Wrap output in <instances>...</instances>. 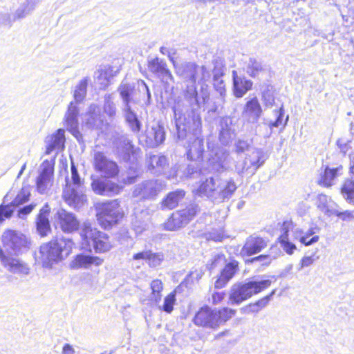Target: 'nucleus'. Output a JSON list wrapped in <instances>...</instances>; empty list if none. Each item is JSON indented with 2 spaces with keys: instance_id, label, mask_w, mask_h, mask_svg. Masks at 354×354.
<instances>
[{
  "instance_id": "nucleus-44",
  "label": "nucleus",
  "mask_w": 354,
  "mask_h": 354,
  "mask_svg": "<svg viewBox=\"0 0 354 354\" xmlns=\"http://www.w3.org/2000/svg\"><path fill=\"white\" fill-rule=\"evenodd\" d=\"M314 234V229L310 228L304 236L300 237V243L306 246L317 243L319 240V236L318 235L313 236Z\"/></svg>"
},
{
  "instance_id": "nucleus-31",
  "label": "nucleus",
  "mask_w": 354,
  "mask_h": 354,
  "mask_svg": "<svg viewBox=\"0 0 354 354\" xmlns=\"http://www.w3.org/2000/svg\"><path fill=\"white\" fill-rule=\"evenodd\" d=\"M115 145L118 153L121 155H137L139 153V148L136 147L132 141L126 136L120 137Z\"/></svg>"
},
{
  "instance_id": "nucleus-46",
  "label": "nucleus",
  "mask_w": 354,
  "mask_h": 354,
  "mask_svg": "<svg viewBox=\"0 0 354 354\" xmlns=\"http://www.w3.org/2000/svg\"><path fill=\"white\" fill-rule=\"evenodd\" d=\"M262 69L261 64L256 59L250 58L247 65V73L251 77H255Z\"/></svg>"
},
{
  "instance_id": "nucleus-16",
  "label": "nucleus",
  "mask_w": 354,
  "mask_h": 354,
  "mask_svg": "<svg viewBox=\"0 0 354 354\" xmlns=\"http://www.w3.org/2000/svg\"><path fill=\"white\" fill-rule=\"evenodd\" d=\"M95 167L106 179H112L121 175L117 164L108 160L106 156H96Z\"/></svg>"
},
{
  "instance_id": "nucleus-2",
  "label": "nucleus",
  "mask_w": 354,
  "mask_h": 354,
  "mask_svg": "<svg viewBox=\"0 0 354 354\" xmlns=\"http://www.w3.org/2000/svg\"><path fill=\"white\" fill-rule=\"evenodd\" d=\"M236 310L228 307L212 309L207 305L199 308L192 319V322L198 327L216 330L236 315Z\"/></svg>"
},
{
  "instance_id": "nucleus-52",
  "label": "nucleus",
  "mask_w": 354,
  "mask_h": 354,
  "mask_svg": "<svg viewBox=\"0 0 354 354\" xmlns=\"http://www.w3.org/2000/svg\"><path fill=\"white\" fill-rule=\"evenodd\" d=\"M15 21L13 15H11L7 12H0V25L10 27L12 23Z\"/></svg>"
},
{
  "instance_id": "nucleus-49",
  "label": "nucleus",
  "mask_w": 354,
  "mask_h": 354,
  "mask_svg": "<svg viewBox=\"0 0 354 354\" xmlns=\"http://www.w3.org/2000/svg\"><path fill=\"white\" fill-rule=\"evenodd\" d=\"M234 136V130L221 131L219 134V140L223 145H227L232 142Z\"/></svg>"
},
{
  "instance_id": "nucleus-12",
  "label": "nucleus",
  "mask_w": 354,
  "mask_h": 354,
  "mask_svg": "<svg viewBox=\"0 0 354 354\" xmlns=\"http://www.w3.org/2000/svg\"><path fill=\"white\" fill-rule=\"evenodd\" d=\"M268 246V240L259 236L251 235L248 236L240 251V256L243 258L259 253Z\"/></svg>"
},
{
  "instance_id": "nucleus-13",
  "label": "nucleus",
  "mask_w": 354,
  "mask_h": 354,
  "mask_svg": "<svg viewBox=\"0 0 354 354\" xmlns=\"http://www.w3.org/2000/svg\"><path fill=\"white\" fill-rule=\"evenodd\" d=\"M207 86L203 84L201 86L200 96L198 95L195 83L187 84L184 91L185 98L189 102L192 106H200L201 104H205L209 97V93L207 88Z\"/></svg>"
},
{
  "instance_id": "nucleus-29",
  "label": "nucleus",
  "mask_w": 354,
  "mask_h": 354,
  "mask_svg": "<svg viewBox=\"0 0 354 354\" xmlns=\"http://www.w3.org/2000/svg\"><path fill=\"white\" fill-rule=\"evenodd\" d=\"M274 293L275 290H273L268 295L259 298L254 301L250 302L242 308L243 312L247 314L259 313L268 304Z\"/></svg>"
},
{
  "instance_id": "nucleus-30",
  "label": "nucleus",
  "mask_w": 354,
  "mask_h": 354,
  "mask_svg": "<svg viewBox=\"0 0 354 354\" xmlns=\"http://www.w3.org/2000/svg\"><path fill=\"white\" fill-rule=\"evenodd\" d=\"M250 299L254 295H259L267 288H268L272 283L271 280L266 279L261 281H248L243 283Z\"/></svg>"
},
{
  "instance_id": "nucleus-36",
  "label": "nucleus",
  "mask_w": 354,
  "mask_h": 354,
  "mask_svg": "<svg viewBox=\"0 0 354 354\" xmlns=\"http://www.w3.org/2000/svg\"><path fill=\"white\" fill-rule=\"evenodd\" d=\"M37 0H26L15 10L13 14L14 19H21L28 15L35 8Z\"/></svg>"
},
{
  "instance_id": "nucleus-60",
  "label": "nucleus",
  "mask_w": 354,
  "mask_h": 354,
  "mask_svg": "<svg viewBox=\"0 0 354 354\" xmlns=\"http://www.w3.org/2000/svg\"><path fill=\"white\" fill-rule=\"evenodd\" d=\"M221 131L234 130L232 127V120L229 117L222 118L221 121Z\"/></svg>"
},
{
  "instance_id": "nucleus-53",
  "label": "nucleus",
  "mask_w": 354,
  "mask_h": 354,
  "mask_svg": "<svg viewBox=\"0 0 354 354\" xmlns=\"http://www.w3.org/2000/svg\"><path fill=\"white\" fill-rule=\"evenodd\" d=\"M214 86L216 91L219 93L221 96H224L225 95V86L224 84L223 81L220 79V77L216 75L214 76Z\"/></svg>"
},
{
  "instance_id": "nucleus-50",
  "label": "nucleus",
  "mask_w": 354,
  "mask_h": 354,
  "mask_svg": "<svg viewBox=\"0 0 354 354\" xmlns=\"http://www.w3.org/2000/svg\"><path fill=\"white\" fill-rule=\"evenodd\" d=\"M274 113L277 116V120L274 122L270 123L269 126L270 129H272V127H278L282 124L285 126L288 122V116H287L285 122L283 124L282 118L283 117L284 115V111L283 109V107H281L279 110L274 111Z\"/></svg>"
},
{
  "instance_id": "nucleus-27",
  "label": "nucleus",
  "mask_w": 354,
  "mask_h": 354,
  "mask_svg": "<svg viewBox=\"0 0 354 354\" xmlns=\"http://www.w3.org/2000/svg\"><path fill=\"white\" fill-rule=\"evenodd\" d=\"M232 77L234 94L236 97H243L251 89L252 82L245 77L238 76L236 71H232Z\"/></svg>"
},
{
  "instance_id": "nucleus-40",
  "label": "nucleus",
  "mask_w": 354,
  "mask_h": 354,
  "mask_svg": "<svg viewBox=\"0 0 354 354\" xmlns=\"http://www.w3.org/2000/svg\"><path fill=\"white\" fill-rule=\"evenodd\" d=\"M30 186L23 185L10 203L13 207H19L28 202L30 200Z\"/></svg>"
},
{
  "instance_id": "nucleus-57",
  "label": "nucleus",
  "mask_w": 354,
  "mask_h": 354,
  "mask_svg": "<svg viewBox=\"0 0 354 354\" xmlns=\"http://www.w3.org/2000/svg\"><path fill=\"white\" fill-rule=\"evenodd\" d=\"M160 52L164 55H167L169 61L172 63L173 66H174V64H176L177 63V62L175 60V58H174V55H175L174 50H170V49L167 48V47L162 46L160 48Z\"/></svg>"
},
{
  "instance_id": "nucleus-59",
  "label": "nucleus",
  "mask_w": 354,
  "mask_h": 354,
  "mask_svg": "<svg viewBox=\"0 0 354 354\" xmlns=\"http://www.w3.org/2000/svg\"><path fill=\"white\" fill-rule=\"evenodd\" d=\"M293 227V223L291 220L284 221L281 225V234L280 236H289V232Z\"/></svg>"
},
{
  "instance_id": "nucleus-21",
  "label": "nucleus",
  "mask_w": 354,
  "mask_h": 354,
  "mask_svg": "<svg viewBox=\"0 0 354 354\" xmlns=\"http://www.w3.org/2000/svg\"><path fill=\"white\" fill-rule=\"evenodd\" d=\"M239 262L236 260L231 261L225 264L214 282V288L221 289L225 287L239 271Z\"/></svg>"
},
{
  "instance_id": "nucleus-9",
  "label": "nucleus",
  "mask_w": 354,
  "mask_h": 354,
  "mask_svg": "<svg viewBox=\"0 0 354 354\" xmlns=\"http://www.w3.org/2000/svg\"><path fill=\"white\" fill-rule=\"evenodd\" d=\"M84 125L91 129L104 132L108 128L109 123L101 114L100 107L95 104L89 106L87 112L83 118Z\"/></svg>"
},
{
  "instance_id": "nucleus-17",
  "label": "nucleus",
  "mask_w": 354,
  "mask_h": 354,
  "mask_svg": "<svg viewBox=\"0 0 354 354\" xmlns=\"http://www.w3.org/2000/svg\"><path fill=\"white\" fill-rule=\"evenodd\" d=\"M55 218L59 227L65 233H71L79 229L80 222L71 212L59 209L57 212Z\"/></svg>"
},
{
  "instance_id": "nucleus-28",
  "label": "nucleus",
  "mask_w": 354,
  "mask_h": 354,
  "mask_svg": "<svg viewBox=\"0 0 354 354\" xmlns=\"http://www.w3.org/2000/svg\"><path fill=\"white\" fill-rule=\"evenodd\" d=\"M116 72L109 65L101 66L95 71L94 77L101 88H105L110 84L111 79L115 75Z\"/></svg>"
},
{
  "instance_id": "nucleus-45",
  "label": "nucleus",
  "mask_w": 354,
  "mask_h": 354,
  "mask_svg": "<svg viewBox=\"0 0 354 354\" xmlns=\"http://www.w3.org/2000/svg\"><path fill=\"white\" fill-rule=\"evenodd\" d=\"M196 73L194 74V77L193 79L192 83H196V81L198 82H205L208 80L210 77V73L209 71L204 66H200L196 65Z\"/></svg>"
},
{
  "instance_id": "nucleus-51",
  "label": "nucleus",
  "mask_w": 354,
  "mask_h": 354,
  "mask_svg": "<svg viewBox=\"0 0 354 354\" xmlns=\"http://www.w3.org/2000/svg\"><path fill=\"white\" fill-rule=\"evenodd\" d=\"M138 86L140 92L142 93L143 96H146L147 97L145 104L149 105L150 104L151 97L149 87L143 80L138 81Z\"/></svg>"
},
{
  "instance_id": "nucleus-10",
  "label": "nucleus",
  "mask_w": 354,
  "mask_h": 354,
  "mask_svg": "<svg viewBox=\"0 0 354 354\" xmlns=\"http://www.w3.org/2000/svg\"><path fill=\"white\" fill-rule=\"evenodd\" d=\"M54 160H45L41 165V171L38 175L35 187L41 194H46L53 185L54 182Z\"/></svg>"
},
{
  "instance_id": "nucleus-64",
  "label": "nucleus",
  "mask_w": 354,
  "mask_h": 354,
  "mask_svg": "<svg viewBox=\"0 0 354 354\" xmlns=\"http://www.w3.org/2000/svg\"><path fill=\"white\" fill-rule=\"evenodd\" d=\"M263 100L264 102V104L266 106H272L273 103L274 102V97L269 94H263Z\"/></svg>"
},
{
  "instance_id": "nucleus-63",
  "label": "nucleus",
  "mask_w": 354,
  "mask_h": 354,
  "mask_svg": "<svg viewBox=\"0 0 354 354\" xmlns=\"http://www.w3.org/2000/svg\"><path fill=\"white\" fill-rule=\"evenodd\" d=\"M151 250H145L136 253L133 256V260H145L147 261L149 257V253Z\"/></svg>"
},
{
  "instance_id": "nucleus-5",
  "label": "nucleus",
  "mask_w": 354,
  "mask_h": 354,
  "mask_svg": "<svg viewBox=\"0 0 354 354\" xmlns=\"http://www.w3.org/2000/svg\"><path fill=\"white\" fill-rule=\"evenodd\" d=\"M140 176L136 170H133L132 174L121 175L116 176V182L107 179L104 183L100 179H94L91 183L93 190L98 195L104 196H112L119 194L125 186L134 183Z\"/></svg>"
},
{
  "instance_id": "nucleus-37",
  "label": "nucleus",
  "mask_w": 354,
  "mask_h": 354,
  "mask_svg": "<svg viewBox=\"0 0 354 354\" xmlns=\"http://www.w3.org/2000/svg\"><path fill=\"white\" fill-rule=\"evenodd\" d=\"M89 80V77H85L82 78L75 86L73 93L75 104L82 102L85 98Z\"/></svg>"
},
{
  "instance_id": "nucleus-33",
  "label": "nucleus",
  "mask_w": 354,
  "mask_h": 354,
  "mask_svg": "<svg viewBox=\"0 0 354 354\" xmlns=\"http://www.w3.org/2000/svg\"><path fill=\"white\" fill-rule=\"evenodd\" d=\"M147 139L151 147L158 146L165 140L163 128L160 125L153 127L151 130L147 131Z\"/></svg>"
},
{
  "instance_id": "nucleus-35",
  "label": "nucleus",
  "mask_w": 354,
  "mask_h": 354,
  "mask_svg": "<svg viewBox=\"0 0 354 354\" xmlns=\"http://www.w3.org/2000/svg\"><path fill=\"white\" fill-rule=\"evenodd\" d=\"M150 301L158 304L162 299V292L164 289V283L161 279H153L150 283Z\"/></svg>"
},
{
  "instance_id": "nucleus-25",
  "label": "nucleus",
  "mask_w": 354,
  "mask_h": 354,
  "mask_svg": "<svg viewBox=\"0 0 354 354\" xmlns=\"http://www.w3.org/2000/svg\"><path fill=\"white\" fill-rule=\"evenodd\" d=\"M185 191L183 189H176L169 192L160 203L162 209L171 210L176 208L180 201L185 198Z\"/></svg>"
},
{
  "instance_id": "nucleus-6",
  "label": "nucleus",
  "mask_w": 354,
  "mask_h": 354,
  "mask_svg": "<svg viewBox=\"0 0 354 354\" xmlns=\"http://www.w3.org/2000/svg\"><path fill=\"white\" fill-rule=\"evenodd\" d=\"M118 91L122 100V111L125 120L131 131L134 133H138L142 124L130 105L131 102H135L133 100L134 86L132 84L123 81L118 87Z\"/></svg>"
},
{
  "instance_id": "nucleus-32",
  "label": "nucleus",
  "mask_w": 354,
  "mask_h": 354,
  "mask_svg": "<svg viewBox=\"0 0 354 354\" xmlns=\"http://www.w3.org/2000/svg\"><path fill=\"white\" fill-rule=\"evenodd\" d=\"M339 189L344 200L348 203L354 205V178H346Z\"/></svg>"
},
{
  "instance_id": "nucleus-42",
  "label": "nucleus",
  "mask_w": 354,
  "mask_h": 354,
  "mask_svg": "<svg viewBox=\"0 0 354 354\" xmlns=\"http://www.w3.org/2000/svg\"><path fill=\"white\" fill-rule=\"evenodd\" d=\"M277 243H279L283 250L288 255H292L296 250V245L290 241L289 236H279L277 238Z\"/></svg>"
},
{
  "instance_id": "nucleus-7",
  "label": "nucleus",
  "mask_w": 354,
  "mask_h": 354,
  "mask_svg": "<svg viewBox=\"0 0 354 354\" xmlns=\"http://www.w3.org/2000/svg\"><path fill=\"white\" fill-rule=\"evenodd\" d=\"M198 212L197 205H190L175 211L163 223V228L167 231H177L192 221L196 216Z\"/></svg>"
},
{
  "instance_id": "nucleus-34",
  "label": "nucleus",
  "mask_w": 354,
  "mask_h": 354,
  "mask_svg": "<svg viewBox=\"0 0 354 354\" xmlns=\"http://www.w3.org/2000/svg\"><path fill=\"white\" fill-rule=\"evenodd\" d=\"M263 162L264 160L261 156H247L243 160L242 171L254 174Z\"/></svg>"
},
{
  "instance_id": "nucleus-26",
  "label": "nucleus",
  "mask_w": 354,
  "mask_h": 354,
  "mask_svg": "<svg viewBox=\"0 0 354 354\" xmlns=\"http://www.w3.org/2000/svg\"><path fill=\"white\" fill-rule=\"evenodd\" d=\"M342 167L338 166L335 168L325 167L324 171L320 174L317 184L323 187H330L334 184V180L339 175Z\"/></svg>"
},
{
  "instance_id": "nucleus-41",
  "label": "nucleus",
  "mask_w": 354,
  "mask_h": 354,
  "mask_svg": "<svg viewBox=\"0 0 354 354\" xmlns=\"http://www.w3.org/2000/svg\"><path fill=\"white\" fill-rule=\"evenodd\" d=\"M176 290L174 289L165 297L162 306V310L164 312L171 313L173 311L174 306L176 301Z\"/></svg>"
},
{
  "instance_id": "nucleus-39",
  "label": "nucleus",
  "mask_w": 354,
  "mask_h": 354,
  "mask_svg": "<svg viewBox=\"0 0 354 354\" xmlns=\"http://www.w3.org/2000/svg\"><path fill=\"white\" fill-rule=\"evenodd\" d=\"M63 198L70 206L76 207L81 201V196L77 190L66 186L63 192Z\"/></svg>"
},
{
  "instance_id": "nucleus-54",
  "label": "nucleus",
  "mask_w": 354,
  "mask_h": 354,
  "mask_svg": "<svg viewBox=\"0 0 354 354\" xmlns=\"http://www.w3.org/2000/svg\"><path fill=\"white\" fill-rule=\"evenodd\" d=\"M71 178L73 183L77 186H80L81 185V180L79 176L77 169L74 164L73 160H71Z\"/></svg>"
},
{
  "instance_id": "nucleus-24",
  "label": "nucleus",
  "mask_w": 354,
  "mask_h": 354,
  "mask_svg": "<svg viewBox=\"0 0 354 354\" xmlns=\"http://www.w3.org/2000/svg\"><path fill=\"white\" fill-rule=\"evenodd\" d=\"M196 64L192 62L176 63L174 66L176 74L183 79L185 82H193L194 74H196Z\"/></svg>"
},
{
  "instance_id": "nucleus-20",
  "label": "nucleus",
  "mask_w": 354,
  "mask_h": 354,
  "mask_svg": "<svg viewBox=\"0 0 354 354\" xmlns=\"http://www.w3.org/2000/svg\"><path fill=\"white\" fill-rule=\"evenodd\" d=\"M192 114L193 115H191L190 113H189L187 117H186L185 115H183L177 109H174L176 126L179 138H183L185 137L187 133L190 132L193 129L194 126L196 125V116L193 113H192Z\"/></svg>"
},
{
  "instance_id": "nucleus-38",
  "label": "nucleus",
  "mask_w": 354,
  "mask_h": 354,
  "mask_svg": "<svg viewBox=\"0 0 354 354\" xmlns=\"http://www.w3.org/2000/svg\"><path fill=\"white\" fill-rule=\"evenodd\" d=\"M216 190L214 179L211 177L202 182L195 191V194L198 196H209Z\"/></svg>"
},
{
  "instance_id": "nucleus-55",
  "label": "nucleus",
  "mask_w": 354,
  "mask_h": 354,
  "mask_svg": "<svg viewBox=\"0 0 354 354\" xmlns=\"http://www.w3.org/2000/svg\"><path fill=\"white\" fill-rule=\"evenodd\" d=\"M251 147L250 143L245 140H239L236 144V151L239 153L249 151Z\"/></svg>"
},
{
  "instance_id": "nucleus-62",
  "label": "nucleus",
  "mask_w": 354,
  "mask_h": 354,
  "mask_svg": "<svg viewBox=\"0 0 354 354\" xmlns=\"http://www.w3.org/2000/svg\"><path fill=\"white\" fill-rule=\"evenodd\" d=\"M236 189V185L233 181H229L227 183L225 187L223 189V194L226 195L232 194Z\"/></svg>"
},
{
  "instance_id": "nucleus-56",
  "label": "nucleus",
  "mask_w": 354,
  "mask_h": 354,
  "mask_svg": "<svg viewBox=\"0 0 354 354\" xmlns=\"http://www.w3.org/2000/svg\"><path fill=\"white\" fill-rule=\"evenodd\" d=\"M225 292H214L212 295V304L216 306L221 304L225 299Z\"/></svg>"
},
{
  "instance_id": "nucleus-23",
  "label": "nucleus",
  "mask_w": 354,
  "mask_h": 354,
  "mask_svg": "<svg viewBox=\"0 0 354 354\" xmlns=\"http://www.w3.org/2000/svg\"><path fill=\"white\" fill-rule=\"evenodd\" d=\"M249 299L247 290L243 282L232 285L229 292V301L230 304L239 305Z\"/></svg>"
},
{
  "instance_id": "nucleus-19",
  "label": "nucleus",
  "mask_w": 354,
  "mask_h": 354,
  "mask_svg": "<svg viewBox=\"0 0 354 354\" xmlns=\"http://www.w3.org/2000/svg\"><path fill=\"white\" fill-rule=\"evenodd\" d=\"M104 262V259L96 255L77 254L74 256L70 263L72 269H88L92 266H100Z\"/></svg>"
},
{
  "instance_id": "nucleus-1",
  "label": "nucleus",
  "mask_w": 354,
  "mask_h": 354,
  "mask_svg": "<svg viewBox=\"0 0 354 354\" xmlns=\"http://www.w3.org/2000/svg\"><path fill=\"white\" fill-rule=\"evenodd\" d=\"M74 242L63 236H54L39 248V259L44 268L52 269L66 259L73 252Z\"/></svg>"
},
{
  "instance_id": "nucleus-22",
  "label": "nucleus",
  "mask_w": 354,
  "mask_h": 354,
  "mask_svg": "<svg viewBox=\"0 0 354 354\" xmlns=\"http://www.w3.org/2000/svg\"><path fill=\"white\" fill-rule=\"evenodd\" d=\"M263 113L262 108L257 97L249 100L243 110V117L252 124L257 123Z\"/></svg>"
},
{
  "instance_id": "nucleus-18",
  "label": "nucleus",
  "mask_w": 354,
  "mask_h": 354,
  "mask_svg": "<svg viewBox=\"0 0 354 354\" xmlns=\"http://www.w3.org/2000/svg\"><path fill=\"white\" fill-rule=\"evenodd\" d=\"M50 208L48 204L46 203L39 211L35 218V227L38 234L41 237L48 236L52 232L51 225L49 220Z\"/></svg>"
},
{
  "instance_id": "nucleus-14",
  "label": "nucleus",
  "mask_w": 354,
  "mask_h": 354,
  "mask_svg": "<svg viewBox=\"0 0 354 354\" xmlns=\"http://www.w3.org/2000/svg\"><path fill=\"white\" fill-rule=\"evenodd\" d=\"M65 130L64 129H57L53 133L46 137V153L57 155L63 151L65 147Z\"/></svg>"
},
{
  "instance_id": "nucleus-43",
  "label": "nucleus",
  "mask_w": 354,
  "mask_h": 354,
  "mask_svg": "<svg viewBox=\"0 0 354 354\" xmlns=\"http://www.w3.org/2000/svg\"><path fill=\"white\" fill-rule=\"evenodd\" d=\"M104 111L109 118H114L116 115V106L111 95L104 96Z\"/></svg>"
},
{
  "instance_id": "nucleus-48",
  "label": "nucleus",
  "mask_w": 354,
  "mask_h": 354,
  "mask_svg": "<svg viewBox=\"0 0 354 354\" xmlns=\"http://www.w3.org/2000/svg\"><path fill=\"white\" fill-rule=\"evenodd\" d=\"M11 203L10 204H1L0 205V223L3 222L6 219L12 217L14 209Z\"/></svg>"
},
{
  "instance_id": "nucleus-61",
  "label": "nucleus",
  "mask_w": 354,
  "mask_h": 354,
  "mask_svg": "<svg viewBox=\"0 0 354 354\" xmlns=\"http://www.w3.org/2000/svg\"><path fill=\"white\" fill-rule=\"evenodd\" d=\"M36 204L31 203L28 205L24 206L21 208L18 211V216L19 217H22L24 216L28 215L32 212V210L35 208Z\"/></svg>"
},
{
  "instance_id": "nucleus-4",
  "label": "nucleus",
  "mask_w": 354,
  "mask_h": 354,
  "mask_svg": "<svg viewBox=\"0 0 354 354\" xmlns=\"http://www.w3.org/2000/svg\"><path fill=\"white\" fill-rule=\"evenodd\" d=\"M97 221L100 227L106 230L118 225L125 214L118 199L98 203L95 206Z\"/></svg>"
},
{
  "instance_id": "nucleus-11",
  "label": "nucleus",
  "mask_w": 354,
  "mask_h": 354,
  "mask_svg": "<svg viewBox=\"0 0 354 354\" xmlns=\"http://www.w3.org/2000/svg\"><path fill=\"white\" fill-rule=\"evenodd\" d=\"M79 108L77 104L71 102L64 117V125L66 130L69 131L82 145V135L79 131L78 122Z\"/></svg>"
},
{
  "instance_id": "nucleus-3",
  "label": "nucleus",
  "mask_w": 354,
  "mask_h": 354,
  "mask_svg": "<svg viewBox=\"0 0 354 354\" xmlns=\"http://www.w3.org/2000/svg\"><path fill=\"white\" fill-rule=\"evenodd\" d=\"M81 243L84 248L92 249L95 254H104L114 248L111 236L91 224L84 225L80 232Z\"/></svg>"
},
{
  "instance_id": "nucleus-8",
  "label": "nucleus",
  "mask_w": 354,
  "mask_h": 354,
  "mask_svg": "<svg viewBox=\"0 0 354 354\" xmlns=\"http://www.w3.org/2000/svg\"><path fill=\"white\" fill-rule=\"evenodd\" d=\"M3 251L8 254H18L22 249L29 248L30 242L24 234L8 230L2 235Z\"/></svg>"
},
{
  "instance_id": "nucleus-47",
  "label": "nucleus",
  "mask_w": 354,
  "mask_h": 354,
  "mask_svg": "<svg viewBox=\"0 0 354 354\" xmlns=\"http://www.w3.org/2000/svg\"><path fill=\"white\" fill-rule=\"evenodd\" d=\"M164 259V256L162 253L152 252L151 250L149 253L147 263L150 267H156L159 266Z\"/></svg>"
},
{
  "instance_id": "nucleus-15",
  "label": "nucleus",
  "mask_w": 354,
  "mask_h": 354,
  "mask_svg": "<svg viewBox=\"0 0 354 354\" xmlns=\"http://www.w3.org/2000/svg\"><path fill=\"white\" fill-rule=\"evenodd\" d=\"M148 69L158 78L166 83L174 82V78L168 69L166 62L158 57H154L148 61Z\"/></svg>"
},
{
  "instance_id": "nucleus-58",
  "label": "nucleus",
  "mask_w": 354,
  "mask_h": 354,
  "mask_svg": "<svg viewBox=\"0 0 354 354\" xmlns=\"http://www.w3.org/2000/svg\"><path fill=\"white\" fill-rule=\"evenodd\" d=\"M336 216L343 221H350L354 219V211L337 212Z\"/></svg>"
}]
</instances>
